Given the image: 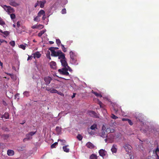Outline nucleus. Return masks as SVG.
<instances>
[{"mask_svg":"<svg viewBox=\"0 0 159 159\" xmlns=\"http://www.w3.org/2000/svg\"><path fill=\"white\" fill-rule=\"evenodd\" d=\"M86 146L89 148L90 149L93 148H94V146L91 142H88L86 144Z\"/></svg>","mask_w":159,"mask_h":159,"instance_id":"dca6fc26","label":"nucleus"},{"mask_svg":"<svg viewBox=\"0 0 159 159\" xmlns=\"http://www.w3.org/2000/svg\"><path fill=\"white\" fill-rule=\"evenodd\" d=\"M36 132V130L35 132H30L28 134H26V136L27 137L29 138L30 140V139H32V137H31L34 135L35 134Z\"/></svg>","mask_w":159,"mask_h":159,"instance_id":"0eeeda50","label":"nucleus"},{"mask_svg":"<svg viewBox=\"0 0 159 159\" xmlns=\"http://www.w3.org/2000/svg\"><path fill=\"white\" fill-rule=\"evenodd\" d=\"M34 21L37 22H39L40 20L39 16L38 15L37 16L34 17Z\"/></svg>","mask_w":159,"mask_h":159,"instance_id":"c85d7f7f","label":"nucleus"},{"mask_svg":"<svg viewBox=\"0 0 159 159\" xmlns=\"http://www.w3.org/2000/svg\"><path fill=\"white\" fill-rule=\"evenodd\" d=\"M60 61L61 63V65L63 67H67L68 66L67 62L66 59L64 60H60Z\"/></svg>","mask_w":159,"mask_h":159,"instance_id":"9d476101","label":"nucleus"},{"mask_svg":"<svg viewBox=\"0 0 159 159\" xmlns=\"http://www.w3.org/2000/svg\"><path fill=\"white\" fill-rule=\"evenodd\" d=\"M115 131V129L112 128H110V132L111 133H114Z\"/></svg>","mask_w":159,"mask_h":159,"instance_id":"5fc2aeb1","label":"nucleus"},{"mask_svg":"<svg viewBox=\"0 0 159 159\" xmlns=\"http://www.w3.org/2000/svg\"><path fill=\"white\" fill-rule=\"evenodd\" d=\"M57 142H55L51 145V148H56V146L57 145Z\"/></svg>","mask_w":159,"mask_h":159,"instance_id":"4c0bfd02","label":"nucleus"},{"mask_svg":"<svg viewBox=\"0 0 159 159\" xmlns=\"http://www.w3.org/2000/svg\"><path fill=\"white\" fill-rule=\"evenodd\" d=\"M29 140H30L29 138L26 137V138H25L23 139V142H25L26 141H28Z\"/></svg>","mask_w":159,"mask_h":159,"instance_id":"3c124183","label":"nucleus"},{"mask_svg":"<svg viewBox=\"0 0 159 159\" xmlns=\"http://www.w3.org/2000/svg\"><path fill=\"white\" fill-rule=\"evenodd\" d=\"M17 25L18 27H19L20 26V22L19 21L17 22Z\"/></svg>","mask_w":159,"mask_h":159,"instance_id":"e2e57ef3","label":"nucleus"},{"mask_svg":"<svg viewBox=\"0 0 159 159\" xmlns=\"http://www.w3.org/2000/svg\"><path fill=\"white\" fill-rule=\"evenodd\" d=\"M48 50L51 52V56L54 57H57L59 55L60 51H61V50H58L57 52L55 51L54 50V47H53L49 48Z\"/></svg>","mask_w":159,"mask_h":159,"instance_id":"7ed1b4c3","label":"nucleus"},{"mask_svg":"<svg viewBox=\"0 0 159 159\" xmlns=\"http://www.w3.org/2000/svg\"><path fill=\"white\" fill-rule=\"evenodd\" d=\"M61 49H62V50L64 52H66L67 51V49H66V48H65L64 45H63V44H61Z\"/></svg>","mask_w":159,"mask_h":159,"instance_id":"72a5a7b5","label":"nucleus"},{"mask_svg":"<svg viewBox=\"0 0 159 159\" xmlns=\"http://www.w3.org/2000/svg\"><path fill=\"white\" fill-rule=\"evenodd\" d=\"M88 114L90 116L95 118L98 117L97 113L94 111H88Z\"/></svg>","mask_w":159,"mask_h":159,"instance_id":"39448f33","label":"nucleus"},{"mask_svg":"<svg viewBox=\"0 0 159 159\" xmlns=\"http://www.w3.org/2000/svg\"><path fill=\"white\" fill-rule=\"evenodd\" d=\"M101 136L103 138H106L107 136V135L105 134L104 131H102L101 133Z\"/></svg>","mask_w":159,"mask_h":159,"instance_id":"473e14b6","label":"nucleus"},{"mask_svg":"<svg viewBox=\"0 0 159 159\" xmlns=\"http://www.w3.org/2000/svg\"><path fill=\"white\" fill-rule=\"evenodd\" d=\"M143 115L141 114H139L138 115L136 116V118L138 120L142 122L143 120Z\"/></svg>","mask_w":159,"mask_h":159,"instance_id":"2eb2a0df","label":"nucleus"},{"mask_svg":"<svg viewBox=\"0 0 159 159\" xmlns=\"http://www.w3.org/2000/svg\"><path fill=\"white\" fill-rule=\"evenodd\" d=\"M46 90L48 91H50L51 93H56L58 92V91L54 89L49 88V87H46Z\"/></svg>","mask_w":159,"mask_h":159,"instance_id":"1a4fd4ad","label":"nucleus"},{"mask_svg":"<svg viewBox=\"0 0 159 159\" xmlns=\"http://www.w3.org/2000/svg\"><path fill=\"white\" fill-rule=\"evenodd\" d=\"M75 93H74L73 95L71 97L72 98H74L75 96Z\"/></svg>","mask_w":159,"mask_h":159,"instance_id":"338daca9","label":"nucleus"},{"mask_svg":"<svg viewBox=\"0 0 159 159\" xmlns=\"http://www.w3.org/2000/svg\"><path fill=\"white\" fill-rule=\"evenodd\" d=\"M89 159H97L98 157L96 155L94 154H92L90 156Z\"/></svg>","mask_w":159,"mask_h":159,"instance_id":"393cba45","label":"nucleus"},{"mask_svg":"<svg viewBox=\"0 0 159 159\" xmlns=\"http://www.w3.org/2000/svg\"><path fill=\"white\" fill-rule=\"evenodd\" d=\"M116 145L114 144L111 149V151L112 153H116L117 151Z\"/></svg>","mask_w":159,"mask_h":159,"instance_id":"6ab92c4d","label":"nucleus"},{"mask_svg":"<svg viewBox=\"0 0 159 159\" xmlns=\"http://www.w3.org/2000/svg\"><path fill=\"white\" fill-rule=\"evenodd\" d=\"M90 129L91 130H96L98 129L97 125L95 124H93L90 126Z\"/></svg>","mask_w":159,"mask_h":159,"instance_id":"4be33fe9","label":"nucleus"},{"mask_svg":"<svg viewBox=\"0 0 159 159\" xmlns=\"http://www.w3.org/2000/svg\"><path fill=\"white\" fill-rule=\"evenodd\" d=\"M31 28L33 29H37V25H34L31 26Z\"/></svg>","mask_w":159,"mask_h":159,"instance_id":"13d9d810","label":"nucleus"},{"mask_svg":"<svg viewBox=\"0 0 159 159\" xmlns=\"http://www.w3.org/2000/svg\"><path fill=\"white\" fill-rule=\"evenodd\" d=\"M9 44L12 47H14L15 44V42L14 41H12L9 42Z\"/></svg>","mask_w":159,"mask_h":159,"instance_id":"a19ab883","label":"nucleus"},{"mask_svg":"<svg viewBox=\"0 0 159 159\" xmlns=\"http://www.w3.org/2000/svg\"><path fill=\"white\" fill-rule=\"evenodd\" d=\"M77 138L80 141L82 140L83 137L81 135L79 134L77 136Z\"/></svg>","mask_w":159,"mask_h":159,"instance_id":"f704fd0d","label":"nucleus"},{"mask_svg":"<svg viewBox=\"0 0 159 159\" xmlns=\"http://www.w3.org/2000/svg\"><path fill=\"white\" fill-rule=\"evenodd\" d=\"M20 48H22V49L25 50V49L26 46L23 44H20L19 46Z\"/></svg>","mask_w":159,"mask_h":159,"instance_id":"e433bc0d","label":"nucleus"},{"mask_svg":"<svg viewBox=\"0 0 159 159\" xmlns=\"http://www.w3.org/2000/svg\"><path fill=\"white\" fill-rule=\"evenodd\" d=\"M9 137V134H3L2 137L4 140H7Z\"/></svg>","mask_w":159,"mask_h":159,"instance_id":"b1692460","label":"nucleus"},{"mask_svg":"<svg viewBox=\"0 0 159 159\" xmlns=\"http://www.w3.org/2000/svg\"><path fill=\"white\" fill-rule=\"evenodd\" d=\"M159 152V149L157 148L156 150V151H155V152H156V154H157V152Z\"/></svg>","mask_w":159,"mask_h":159,"instance_id":"69168bd1","label":"nucleus"},{"mask_svg":"<svg viewBox=\"0 0 159 159\" xmlns=\"http://www.w3.org/2000/svg\"><path fill=\"white\" fill-rule=\"evenodd\" d=\"M37 29L40 30L44 27V26L43 25L39 24L37 25Z\"/></svg>","mask_w":159,"mask_h":159,"instance_id":"c9c22d12","label":"nucleus"},{"mask_svg":"<svg viewBox=\"0 0 159 159\" xmlns=\"http://www.w3.org/2000/svg\"><path fill=\"white\" fill-rule=\"evenodd\" d=\"M5 24V22L3 21L2 19H0V25H4Z\"/></svg>","mask_w":159,"mask_h":159,"instance_id":"a18cd8bd","label":"nucleus"},{"mask_svg":"<svg viewBox=\"0 0 159 159\" xmlns=\"http://www.w3.org/2000/svg\"><path fill=\"white\" fill-rule=\"evenodd\" d=\"M120 107L118 106L116 104L114 105L113 106V109L115 111L116 113Z\"/></svg>","mask_w":159,"mask_h":159,"instance_id":"5701e85b","label":"nucleus"},{"mask_svg":"<svg viewBox=\"0 0 159 159\" xmlns=\"http://www.w3.org/2000/svg\"><path fill=\"white\" fill-rule=\"evenodd\" d=\"M46 57H47L48 58L49 60L51 59V57L50 56V52H48V54H47L46 55Z\"/></svg>","mask_w":159,"mask_h":159,"instance_id":"de8ad7c7","label":"nucleus"},{"mask_svg":"<svg viewBox=\"0 0 159 159\" xmlns=\"http://www.w3.org/2000/svg\"><path fill=\"white\" fill-rule=\"evenodd\" d=\"M2 7L8 14L13 13L15 11L14 8L11 6L3 5V6H2Z\"/></svg>","mask_w":159,"mask_h":159,"instance_id":"f03ea898","label":"nucleus"},{"mask_svg":"<svg viewBox=\"0 0 159 159\" xmlns=\"http://www.w3.org/2000/svg\"><path fill=\"white\" fill-rule=\"evenodd\" d=\"M61 13L62 14H65L66 13V9L64 8L62 9L61 11Z\"/></svg>","mask_w":159,"mask_h":159,"instance_id":"09e8293b","label":"nucleus"},{"mask_svg":"<svg viewBox=\"0 0 159 159\" xmlns=\"http://www.w3.org/2000/svg\"><path fill=\"white\" fill-rule=\"evenodd\" d=\"M44 80L46 83V85H48L52 80V79L49 76H47L45 77Z\"/></svg>","mask_w":159,"mask_h":159,"instance_id":"423d86ee","label":"nucleus"},{"mask_svg":"<svg viewBox=\"0 0 159 159\" xmlns=\"http://www.w3.org/2000/svg\"><path fill=\"white\" fill-rule=\"evenodd\" d=\"M58 71L61 75L66 76L69 75V73L68 72L67 67H63L61 69H59L58 70Z\"/></svg>","mask_w":159,"mask_h":159,"instance_id":"20e7f679","label":"nucleus"},{"mask_svg":"<svg viewBox=\"0 0 159 159\" xmlns=\"http://www.w3.org/2000/svg\"><path fill=\"white\" fill-rule=\"evenodd\" d=\"M57 93L58 94L61 96H64V94L63 93H62L61 92H59L58 91V92L57 93Z\"/></svg>","mask_w":159,"mask_h":159,"instance_id":"6e6d98bb","label":"nucleus"},{"mask_svg":"<svg viewBox=\"0 0 159 159\" xmlns=\"http://www.w3.org/2000/svg\"><path fill=\"white\" fill-rule=\"evenodd\" d=\"M51 67L53 69H55L56 68V63L53 61H51L50 64Z\"/></svg>","mask_w":159,"mask_h":159,"instance_id":"f3484780","label":"nucleus"},{"mask_svg":"<svg viewBox=\"0 0 159 159\" xmlns=\"http://www.w3.org/2000/svg\"><path fill=\"white\" fill-rule=\"evenodd\" d=\"M58 56V59H60V60H64L66 59L65 56V54L62 52L61 51H60L59 55Z\"/></svg>","mask_w":159,"mask_h":159,"instance_id":"f8f14e48","label":"nucleus"},{"mask_svg":"<svg viewBox=\"0 0 159 159\" xmlns=\"http://www.w3.org/2000/svg\"><path fill=\"white\" fill-rule=\"evenodd\" d=\"M60 141L61 143V145H64L65 144V143H66V141L65 140L63 139H59L58 140V141Z\"/></svg>","mask_w":159,"mask_h":159,"instance_id":"2f4dec72","label":"nucleus"},{"mask_svg":"<svg viewBox=\"0 0 159 159\" xmlns=\"http://www.w3.org/2000/svg\"><path fill=\"white\" fill-rule=\"evenodd\" d=\"M46 1H45L39 2V4L40 5V7L41 8L43 7L44 6V4L46 3Z\"/></svg>","mask_w":159,"mask_h":159,"instance_id":"cd10ccee","label":"nucleus"},{"mask_svg":"<svg viewBox=\"0 0 159 159\" xmlns=\"http://www.w3.org/2000/svg\"><path fill=\"white\" fill-rule=\"evenodd\" d=\"M111 117L114 119H116L118 118V117L115 116L114 114H111Z\"/></svg>","mask_w":159,"mask_h":159,"instance_id":"58836bf2","label":"nucleus"},{"mask_svg":"<svg viewBox=\"0 0 159 159\" xmlns=\"http://www.w3.org/2000/svg\"><path fill=\"white\" fill-rule=\"evenodd\" d=\"M33 58V56H29L28 57V59H27V60L28 61L29 60H31Z\"/></svg>","mask_w":159,"mask_h":159,"instance_id":"052dcab7","label":"nucleus"},{"mask_svg":"<svg viewBox=\"0 0 159 159\" xmlns=\"http://www.w3.org/2000/svg\"><path fill=\"white\" fill-rule=\"evenodd\" d=\"M9 4L13 7H16L18 6L19 4L13 0H11L9 2Z\"/></svg>","mask_w":159,"mask_h":159,"instance_id":"4468645a","label":"nucleus"},{"mask_svg":"<svg viewBox=\"0 0 159 159\" xmlns=\"http://www.w3.org/2000/svg\"><path fill=\"white\" fill-rule=\"evenodd\" d=\"M14 151L11 150H8L7 151V154L9 156H12L14 155Z\"/></svg>","mask_w":159,"mask_h":159,"instance_id":"aec40b11","label":"nucleus"},{"mask_svg":"<svg viewBox=\"0 0 159 159\" xmlns=\"http://www.w3.org/2000/svg\"><path fill=\"white\" fill-rule=\"evenodd\" d=\"M70 55L71 59L70 61L72 64L77 65H78V63L77 60V55L73 51H71L70 52Z\"/></svg>","mask_w":159,"mask_h":159,"instance_id":"f257e3e1","label":"nucleus"},{"mask_svg":"<svg viewBox=\"0 0 159 159\" xmlns=\"http://www.w3.org/2000/svg\"><path fill=\"white\" fill-rule=\"evenodd\" d=\"M45 31L44 30H42L38 34V36L39 37H41L43 34L45 32Z\"/></svg>","mask_w":159,"mask_h":159,"instance_id":"c756f323","label":"nucleus"},{"mask_svg":"<svg viewBox=\"0 0 159 159\" xmlns=\"http://www.w3.org/2000/svg\"><path fill=\"white\" fill-rule=\"evenodd\" d=\"M69 146L68 145H66L65 146H63L62 147V149L64 152H69V149L67 148Z\"/></svg>","mask_w":159,"mask_h":159,"instance_id":"412c9836","label":"nucleus"},{"mask_svg":"<svg viewBox=\"0 0 159 159\" xmlns=\"http://www.w3.org/2000/svg\"><path fill=\"white\" fill-rule=\"evenodd\" d=\"M10 17L13 20L15 18L16 16L14 14L12 13L10 14Z\"/></svg>","mask_w":159,"mask_h":159,"instance_id":"79ce46f5","label":"nucleus"},{"mask_svg":"<svg viewBox=\"0 0 159 159\" xmlns=\"http://www.w3.org/2000/svg\"><path fill=\"white\" fill-rule=\"evenodd\" d=\"M88 133L89 134L92 135L94 134V132H93L92 131H88Z\"/></svg>","mask_w":159,"mask_h":159,"instance_id":"4d7b16f0","label":"nucleus"},{"mask_svg":"<svg viewBox=\"0 0 159 159\" xmlns=\"http://www.w3.org/2000/svg\"><path fill=\"white\" fill-rule=\"evenodd\" d=\"M56 130L57 132H60L61 131V128L59 126H57L56 127Z\"/></svg>","mask_w":159,"mask_h":159,"instance_id":"c03bdc74","label":"nucleus"},{"mask_svg":"<svg viewBox=\"0 0 159 159\" xmlns=\"http://www.w3.org/2000/svg\"><path fill=\"white\" fill-rule=\"evenodd\" d=\"M45 14V12L43 10H41L38 14V15L39 17H40L42 15H43Z\"/></svg>","mask_w":159,"mask_h":159,"instance_id":"bb28decb","label":"nucleus"},{"mask_svg":"<svg viewBox=\"0 0 159 159\" xmlns=\"http://www.w3.org/2000/svg\"><path fill=\"white\" fill-rule=\"evenodd\" d=\"M124 147L127 152H129L131 151V147L129 145L125 144Z\"/></svg>","mask_w":159,"mask_h":159,"instance_id":"9b49d317","label":"nucleus"},{"mask_svg":"<svg viewBox=\"0 0 159 159\" xmlns=\"http://www.w3.org/2000/svg\"><path fill=\"white\" fill-rule=\"evenodd\" d=\"M67 71L69 70V71L70 72H71L72 71V70L71 68L70 67L68 66H67Z\"/></svg>","mask_w":159,"mask_h":159,"instance_id":"8fccbe9b","label":"nucleus"},{"mask_svg":"<svg viewBox=\"0 0 159 159\" xmlns=\"http://www.w3.org/2000/svg\"><path fill=\"white\" fill-rule=\"evenodd\" d=\"M99 153L101 156L102 157H104L107 154V152L104 150L101 149L99 151Z\"/></svg>","mask_w":159,"mask_h":159,"instance_id":"6e6552de","label":"nucleus"},{"mask_svg":"<svg viewBox=\"0 0 159 159\" xmlns=\"http://www.w3.org/2000/svg\"><path fill=\"white\" fill-rule=\"evenodd\" d=\"M46 18V16L45 15V14L43 15V17L42 18V20H44Z\"/></svg>","mask_w":159,"mask_h":159,"instance_id":"bf43d9fd","label":"nucleus"},{"mask_svg":"<svg viewBox=\"0 0 159 159\" xmlns=\"http://www.w3.org/2000/svg\"><path fill=\"white\" fill-rule=\"evenodd\" d=\"M106 131L107 133H111L110 132V128H107L106 129Z\"/></svg>","mask_w":159,"mask_h":159,"instance_id":"864d4df0","label":"nucleus"},{"mask_svg":"<svg viewBox=\"0 0 159 159\" xmlns=\"http://www.w3.org/2000/svg\"><path fill=\"white\" fill-rule=\"evenodd\" d=\"M32 55H33V57L34 58H39L41 56V54L39 52H37L33 54Z\"/></svg>","mask_w":159,"mask_h":159,"instance_id":"ddd939ff","label":"nucleus"},{"mask_svg":"<svg viewBox=\"0 0 159 159\" xmlns=\"http://www.w3.org/2000/svg\"><path fill=\"white\" fill-rule=\"evenodd\" d=\"M23 95L26 97H28L30 96V92L29 91H25L23 93Z\"/></svg>","mask_w":159,"mask_h":159,"instance_id":"7c9ffc66","label":"nucleus"},{"mask_svg":"<svg viewBox=\"0 0 159 159\" xmlns=\"http://www.w3.org/2000/svg\"><path fill=\"white\" fill-rule=\"evenodd\" d=\"M4 42H6V43H7V42L5 40L1 39H0V45H1V43Z\"/></svg>","mask_w":159,"mask_h":159,"instance_id":"603ef678","label":"nucleus"},{"mask_svg":"<svg viewBox=\"0 0 159 159\" xmlns=\"http://www.w3.org/2000/svg\"><path fill=\"white\" fill-rule=\"evenodd\" d=\"M39 4V1H37V2L35 4L34 7H36L37 6H38V4Z\"/></svg>","mask_w":159,"mask_h":159,"instance_id":"680f3d73","label":"nucleus"},{"mask_svg":"<svg viewBox=\"0 0 159 159\" xmlns=\"http://www.w3.org/2000/svg\"><path fill=\"white\" fill-rule=\"evenodd\" d=\"M4 118L6 119L9 118V115L8 112H5L3 115H2V118Z\"/></svg>","mask_w":159,"mask_h":159,"instance_id":"a211bd4d","label":"nucleus"},{"mask_svg":"<svg viewBox=\"0 0 159 159\" xmlns=\"http://www.w3.org/2000/svg\"><path fill=\"white\" fill-rule=\"evenodd\" d=\"M127 121L130 125H133V123L129 119Z\"/></svg>","mask_w":159,"mask_h":159,"instance_id":"49530a36","label":"nucleus"},{"mask_svg":"<svg viewBox=\"0 0 159 159\" xmlns=\"http://www.w3.org/2000/svg\"><path fill=\"white\" fill-rule=\"evenodd\" d=\"M49 43L50 44H53L54 43V42L52 41H50L49 42Z\"/></svg>","mask_w":159,"mask_h":159,"instance_id":"774afa93","label":"nucleus"},{"mask_svg":"<svg viewBox=\"0 0 159 159\" xmlns=\"http://www.w3.org/2000/svg\"><path fill=\"white\" fill-rule=\"evenodd\" d=\"M56 42L58 46H59L61 43L60 40L59 39H57L56 40Z\"/></svg>","mask_w":159,"mask_h":159,"instance_id":"37998d69","label":"nucleus"},{"mask_svg":"<svg viewBox=\"0 0 159 159\" xmlns=\"http://www.w3.org/2000/svg\"><path fill=\"white\" fill-rule=\"evenodd\" d=\"M129 119H126V118H122V121H128V120Z\"/></svg>","mask_w":159,"mask_h":159,"instance_id":"0e129e2a","label":"nucleus"},{"mask_svg":"<svg viewBox=\"0 0 159 159\" xmlns=\"http://www.w3.org/2000/svg\"><path fill=\"white\" fill-rule=\"evenodd\" d=\"M2 33L3 34L6 36H7L9 34V32L8 31H5L4 32H3L2 31Z\"/></svg>","mask_w":159,"mask_h":159,"instance_id":"ea45409f","label":"nucleus"},{"mask_svg":"<svg viewBox=\"0 0 159 159\" xmlns=\"http://www.w3.org/2000/svg\"><path fill=\"white\" fill-rule=\"evenodd\" d=\"M91 92L97 97H100V98H101L102 97V95L101 94L98 93L96 92H94L93 90Z\"/></svg>","mask_w":159,"mask_h":159,"instance_id":"a878e982","label":"nucleus"}]
</instances>
